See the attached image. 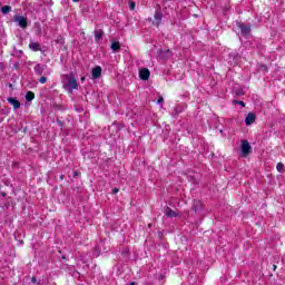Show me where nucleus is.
Returning <instances> with one entry per match:
<instances>
[{
    "mask_svg": "<svg viewBox=\"0 0 285 285\" xmlns=\"http://www.w3.org/2000/svg\"><path fill=\"white\" fill-rule=\"evenodd\" d=\"M7 101L11 106H13L14 110H19V108H21V102H19V100H17V98H8Z\"/></svg>",
    "mask_w": 285,
    "mask_h": 285,
    "instance_id": "nucleus-5",
    "label": "nucleus"
},
{
    "mask_svg": "<svg viewBox=\"0 0 285 285\" xmlns=\"http://www.w3.org/2000/svg\"><path fill=\"white\" fill-rule=\"evenodd\" d=\"M29 48L30 50H33V52H39V50H41V47L38 42H30Z\"/></svg>",
    "mask_w": 285,
    "mask_h": 285,
    "instance_id": "nucleus-9",
    "label": "nucleus"
},
{
    "mask_svg": "<svg viewBox=\"0 0 285 285\" xmlns=\"http://www.w3.org/2000/svg\"><path fill=\"white\" fill-rule=\"evenodd\" d=\"M129 9H130V10H135V2H130V3H129Z\"/></svg>",
    "mask_w": 285,
    "mask_h": 285,
    "instance_id": "nucleus-19",
    "label": "nucleus"
},
{
    "mask_svg": "<svg viewBox=\"0 0 285 285\" xmlns=\"http://www.w3.org/2000/svg\"><path fill=\"white\" fill-rule=\"evenodd\" d=\"M26 99L27 101H32V99H35V94L32 91H28L26 94Z\"/></svg>",
    "mask_w": 285,
    "mask_h": 285,
    "instance_id": "nucleus-16",
    "label": "nucleus"
},
{
    "mask_svg": "<svg viewBox=\"0 0 285 285\" xmlns=\"http://www.w3.org/2000/svg\"><path fill=\"white\" fill-rule=\"evenodd\" d=\"M112 193H114V195H117V193H119V189L118 188H114Z\"/></svg>",
    "mask_w": 285,
    "mask_h": 285,
    "instance_id": "nucleus-21",
    "label": "nucleus"
},
{
    "mask_svg": "<svg viewBox=\"0 0 285 285\" xmlns=\"http://www.w3.org/2000/svg\"><path fill=\"white\" fill-rule=\"evenodd\" d=\"M164 102V97H160L157 101V104H163Z\"/></svg>",
    "mask_w": 285,
    "mask_h": 285,
    "instance_id": "nucleus-20",
    "label": "nucleus"
},
{
    "mask_svg": "<svg viewBox=\"0 0 285 285\" xmlns=\"http://www.w3.org/2000/svg\"><path fill=\"white\" fill-rule=\"evenodd\" d=\"M250 144L248 142V140H242V155L243 157H248V155H250Z\"/></svg>",
    "mask_w": 285,
    "mask_h": 285,
    "instance_id": "nucleus-2",
    "label": "nucleus"
},
{
    "mask_svg": "<svg viewBox=\"0 0 285 285\" xmlns=\"http://www.w3.org/2000/svg\"><path fill=\"white\" fill-rule=\"evenodd\" d=\"M32 284H37V277L31 278Z\"/></svg>",
    "mask_w": 285,
    "mask_h": 285,
    "instance_id": "nucleus-22",
    "label": "nucleus"
},
{
    "mask_svg": "<svg viewBox=\"0 0 285 285\" xmlns=\"http://www.w3.org/2000/svg\"><path fill=\"white\" fill-rule=\"evenodd\" d=\"M14 21L20 26V28H28V19L23 16H16Z\"/></svg>",
    "mask_w": 285,
    "mask_h": 285,
    "instance_id": "nucleus-3",
    "label": "nucleus"
},
{
    "mask_svg": "<svg viewBox=\"0 0 285 285\" xmlns=\"http://www.w3.org/2000/svg\"><path fill=\"white\" fill-rule=\"evenodd\" d=\"M62 86L65 90H68V92H72V90H77L79 88V83H77V78L72 75H65L62 76Z\"/></svg>",
    "mask_w": 285,
    "mask_h": 285,
    "instance_id": "nucleus-1",
    "label": "nucleus"
},
{
    "mask_svg": "<svg viewBox=\"0 0 285 285\" xmlns=\"http://www.w3.org/2000/svg\"><path fill=\"white\" fill-rule=\"evenodd\" d=\"M276 169L278 170V173H284V164L278 163Z\"/></svg>",
    "mask_w": 285,
    "mask_h": 285,
    "instance_id": "nucleus-17",
    "label": "nucleus"
},
{
    "mask_svg": "<svg viewBox=\"0 0 285 285\" xmlns=\"http://www.w3.org/2000/svg\"><path fill=\"white\" fill-rule=\"evenodd\" d=\"M255 119H257V116L253 112H249L245 118L246 126H250V125L255 124Z\"/></svg>",
    "mask_w": 285,
    "mask_h": 285,
    "instance_id": "nucleus-4",
    "label": "nucleus"
},
{
    "mask_svg": "<svg viewBox=\"0 0 285 285\" xmlns=\"http://www.w3.org/2000/svg\"><path fill=\"white\" fill-rule=\"evenodd\" d=\"M46 70V68H43V66L41 65H36L35 66V72L36 75H43V71Z\"/></svg>",
    "mask_w": 285,
    "mask_h": 285,
    "instance_id": "nucleus-10",
    "label": "nucleus"
},
{
    "mask_svg": "<svg viewBox=\"0 0 285 285\" xmlns=\"http://www.w3.org/2000/svg\"><path fill=\"white\" fill-rule=\"evenodd\" d=\"M161 18H163L161 12H156L155 13V24L156 26H159V23H161Z\"/></svg>",
    "mask_w": 285,
    "mask_h": 285,
    "instance_id": "nucleus-11",
    "label": "nucleus"
},
{
    "mask_svg": "<svg viewBox=\"0 0 285 285\" xmlns=\"http://www.w3.org/2000/svg\"><path fill=\"white\" fill-rule=\"evenodd\" d=\"M165 215H166L167 217H177V213H176L175 210H173V209H167V210L165 212Z\"/></svg>",
    "mask_w": 285,
    "mask_h": 285,
    "instance_id": "nucleus-12",
    "label": "nucleus"
},
{
    "mask_svg": "<svg viewBox=\"0 0 285 285\" xmlns=\"http://www.w3.org/2000/svg\"><path fill=\"white\" fill-rule=\"evenodd\" d=\"M81 81H86V78H85V77H82V78H81Z\"/></svg>",
    "mask_w": 285,
    "mask_h": 285,
    "instance_id": "nucleus-24",
    "label": "nucleus"
},
{
    "mask_svg": "<svg viewBox=\"0 0 285 285\" xmlns=\"http://www.w3.org/2000/svg\"><path fill=\"white\" fill-rule=\"evenodd\" d=\"M39 81H40V83H46V81H48V78H46V77H41L40 79H39Z\"/></svg>",
    "mask_w": 285,
    "mask_h": 285,
    "instance_id": "nucleus-18",
    "label": "nucleus"
},
{
    "mask_svg": "<svg viewBox=\"0 0 285 285\" xmlns=\"http://www.w3.org/2000/svg\"><path fill=\"white\" fill-rule=\"evenodd\" d=\"M10 10H12V7H10V6H4L1 8L2 14H8V12H10Z\"/></svg>",
    "mask_w": 285,
    "mask_h": 285,
    "instance_id": "nucleus-15",
    "label": "nucleus"
},
{
    "mask_svg": "<svg viewBox=\"0 0 285 285\" xmlns=\"http://www.w3.org/2000/svg\"><path fill=\"white\" fill-rule=\"evenodd\" d=\"M120 48H121V45H119V42L111 43V50H114V52H117V50H119Z\"/></svg>",
    "mask_w": 285,
    "mask_h": 285,
    "instance_id": "nucleus-14",
    "label": "nucleus"
},
{
    "mask_svg": "<svg viewBox=\"0 0 285 285\" xmlns=\"http://www.w3.org/2000/svg\"><path fill=\"white\" fill-rule=\"evenodd\" d=\"M75 3L79 2V0H72Z\"/></svg>",
    "mask_w": 285,
    "mask_h": 285,
    "instance_id": "nucleus-25",
    "label": "nucleus"
},
{
    "mask_svg": "<svg viewBox=\"0 0 285 285\" xmlns=\"http://www.w3.org/2000/svg\"><path fill=\"white\" fill-rule=\"evenodd\" d=\"M60 179H63V176H60Z\"/></svg>",
    "mask_w": 285,
    "mask_h": 285,
    "instance_id": "nucleus-26",
    "label": "nucleus"
},
{
    "mask_svg": "<svg viewBox=\"0 0 285 285\" xmlns=\"http://www.w3.org/2000/svg\"><path fill=\"white\" fill-rule=\"evenodd\" d=\"M139 77L144 81L148 80L150 78V70H148V69H140Z\"/></svg>",
    "mask_w": 285,
    "mask_h": 285,
    "instance_id": "nucleus-6",
    "label": "nucleus"
},
{
    "mask_svg": "<svg viewBox=\"0 0 285 285\" xmlns=\"http://www.w3.org/2000/svg\"><path fill=\"white\" fill-rule=\"evenodd\" d=\"M238 27L240 29L243 37H248V35H250V27L244 24H239Z\"/></svg>",
    "mask_w": 285,
    "mask_h": 285,
    "instance_id": "nucleus-7",
    "label": "nucleus"
},
{
    "mask_svg": "<svg viewBox=\"0 0 285 285\" xmlns=\"http://www.w3.org/2000/svg\"><path fill=\"white\" fill-rule=\"evenodd\" d=\"M129 285H135V283H130Z\"/></svg>",
    "mask_w": 285,
    "mask_h": 285,
    "instance_id": "nucleus-27",
    "label": "nucleus"
},
{
    "mask_svg": "<svg viewBox=\"0 0 285 285\" xmlns=\"http://www.w3.org/2000/svg\"><path fill=\"white\" fill-rule=\"evenodd\" d=\"M238 105L242 106L243 108H244V106H246V105L244 104V101H238Z\"/></svg>",
    "mask_w": 285,
    "mask_h": 285,
    "instance_id": "nucleus-23",
    "label": "nucleus"
},
{
    "mask_svg": "<svg viewBox=\"0 0 285 285\" xmlns=\"http://www.w3.org/2000/svg\"><path fill=\"white\" fill-rule=\"evenodd\" d=\"M102 37H104V31L102 30H97L95 32L96 41H99Z\"/></svg>",
    "mask_w": 285,
    "mask_h": 285,
    "instance_id": "nucleus-13",
    "label": "nucleus"
},
{
    "mask_svg": "<svg viewBox=\"0 0 285 285\" xmlns=\"http://www.w3.org/2000/svg\"><path fill=\"white\" fill-rule=\"evenodd\" d=\"M92 79H99L101 77V67H96L92 69Z\"/></svg>",
    "mask_w": 285,
    "mask_h": 285,
    "instance_id": "nucleus-8",
    "label": "nucleus"
}]
</instances>
